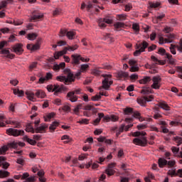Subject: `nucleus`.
I'll return each instance as SVG.
<instances>
[{
  "label": "nucleus",
  "mask_w": 182,
  "mask_h": 182,
  "mask_svg": "<svg viewBox=\"0 0 182 182\" xmlns=\"http://www.w3.org/2000/svg\"><path fill=\"white\" fill-rule=\"evenodd\" d=\"M146 134H147L144 132H134V137H139L141 136V137L134 139V144H136V146H141L142 147H146V146H147V139L145 136Z\"/></svg>",
  "instance_id": "nucleus-1"
},
{
  "label": "nucleus",
  "mask_w": 182,
  "mask_h": 182,
  "mask_svg": "<svg viewBox=\"0 0 182 182\" xmlns=\"http://www.w3.org/2000/svg\"><path fill=\"white\" fill-rule=\"evenodd\" d=\"M65 73H68L67 77L65 75L56 77V80L58 82H63L65 85L75 82V75L70 73V70L66 69L64 70Z\"/></svg>",
  "instance_id": "nucleus-2"
},
{
  "label": "nucleus",
  "mask_w": 182,
  "mask_h": 182,
  "mask_svg": "<svg viewBox=\"0 0 182 182\" xmlns=\"http://www.w3.org/2000/svg\"><path fill=\"white\" fill-rule=\"evenodd\" d=\"M146 48H149V43L146 41H143L141 43H137L136 44V50L134 51V55L139 56L141 53L145 52Z\"/></svg>",
  "instance_id": "nucleus-3"
},
{
  "label": "nucleus",
  "mask_w": 182,
  "mask_h": 182,
  "mask_svg": "<svg viewBox=\"0 0 182 182\" xmlns=\"http://www.w3.org/2000/svg\"><path fill=\"white\" fill-rule=\"evenodd\" d=\"M26 95L28 100H31V101H33L35 95H36V97H41V99H43V97H45V96H46V95L45 94V92H43L41 90H37L36 94L31 91H26Z\"/></svg>",
  "instance_id": "nucleus-4"
},
{
  "label": "nucleus",
  "mask_w": 182,
  "mask_h": 182,
  "mask_svg": "<svg viewBox=\"0 0 182 182\" xmlns=\"http://www.w3.org/2000/svg\"><path fill=\"white\" fill-rule=\"evenodd\" d=\"M102 77H105V80H102V88L105 90H109V88L112 85H113V81L112 79V75L104 74L102 75Z\"/></svg>",
  "instance_id": "nucleus-5"
},
{
  "label": "nucleus",
  "mask_w": 182,
  "mask_h": 182,
  "mask_svg": "<svg viewBox=\"0 0 182 182\" xmlns=\"http://www.w3.org/2000/svg\"><path fill=\"white\" fill-rule=\"evenodd\" d=\"M113 22V18L112 16H106L104 18H100L97 21L98 25L101 29H105L107 25L106 23L110 24Z\"/></svg>",
  "instance_id": "nucleus-6"
},
{
  "label": "nucleus",
  "mask_w": 182,
  "mask_h": 182,
  "mask_svg": "<svg viewBox=\"0 0 182 182\" xmlns=\"http://www.w3.org/2000/svg\"><path fill=\"white\" fill-rule=\"evenodd\" d=\"M6 133L9 134V136H14V137H18V136H23L25 134V131L21 129L9 128L6 129Z\"/></svg>",
  "instance_id": "nucleus-7"
},
{
  "label": "nucleus",
  "mask_w": 182,
  "mask_h": 182,
  "mask_svg": "<svg viewBox=\"0 0 182 182\" xmlns=\"http://www.w3.org/2000/svg\"><path fill=\"white\" fill-rule=\"evenodd\" d=\"M153 84L151 85L152 89L159 90L161 87V77L156 75L154 76L151 79Z\"/></svg>",
  "instance_id": "nucleus-8"
},
{
  "label": "nucleus",
  "mask_w": 182,
  "mask_h": 182,
  "mask_svg": "<svg viewBox=\"0 0 182 182\" xmlns=\"http://www.w3.org/2000/svg\"><path fill=\"white\" fill-rule=\"evenodd\" d=\"M71 58L73 59V65H80V60L82 62H89V60H90V59L85 58L82 57V55H77V54L72 55Z\"/></svg>",
  "instance_id": "nucleus-9"
},
{
  "label": "nucleus",
  "mask_w": 182,
  "mask_h": 182,
  "mask_svg": "<svg viewBox=\"0 0 182 182\" xmlns=\"http://www.w3.org/2000/svg\"><path fill=\"white\" fill-rule=\"evenodd\" d=\"M47 90H48L49 92H54V95L55 96H58V94L60 93V92L63 90V85H61V86L58 85H48Z\"/></svg>",
  "instance_id": "nucleus-10"
},
{
  "label": "nucleus",
  "mask_w": 182,
  "mask_h": 182,
  "mask_svg": "<svg viewBox=\"0 0 182 182\" xmlns=\"http://www.w3.org/2000/svg\"><path fill=\"white\" fill-rule=\"evenodd\" d=\"M80 89H77L68 92L67 97H68L69 100L72 102H77V96L75 95H80Z\"/></svg>",
  "instance_id": "nucleus-11"
},
{
  "label": "nucleus",
  "mask_w": 182,
  "mask_h": 182,
  "mask_svg": "<svg viewBox=\"0 0 182 182\" xmlns=\"http://www.w3.org/2000/svg\"><path fill=\"white\" fill-rule=\"evenodd\" d=\"M153 99H154L153 95H149L148 97H141L140 98L137 99V102L139 105H141V106H146V103H147V102H151Z\"/></svg>",
  "instance_id": "nucleus-12"
},
{
  "label": "nucleus",
  "mask_w": 182,
  "mask_h": 182,
  "mask_svg": "<svg viewBox=\"0 0 182 182\" xmlns=\"http://www.w3.org/2000/svg\"><path fill=\"white\" fill-rule=\"evenodd\" d=\"M52 77H53V75L50 73H47L45 77H40L38 83L39 85H43L46 82H48V80H51Z\"/></svg>",
  "instance_id": "nucleus-13"
},
{
  "label": "nucleus",
  "mask_w": 182,
  "mask_h": 182,
  "mask_svg": "<svg viewBox=\"0 0 182 182\" xmlns=\"http://www.w3.org/2000/svg\"><path fill=\"white\" fill-rule=\"evenodd\" d=\"M60 36H67L68 39H73V36H75V32L61 29L60 31Z\"/></svg>",
  "instance_id": "nucleus-14"
},
{
  "label": "nucleus",
  "mask_w": 182,
  "mask_h": 182,
  "mask_svg": "<svg viewBox=\"0 0 182 182\" xmlns=\"http://www.w3.org/2000/svg\"><path fill=\"white\" fill-rule=\"evenodd\" d=\"M116 167V164L111 163L108 164L107 168L105 170V173L107 174V176H113L116 171L113 169Z\"/></svg>",
  "instance_id": "nucleus-15"
},
{
  "label": "nucleus",
  "mask_w": 182,
  "mask_h": 182,
  "mask_svg": "<svg viewBox=\"0 0 182 182\" xmlns=\"http://www.w3.org/2000/svg\"><path fill=\"white\" fill-rule=\"evenodd\" d=\"M42 18H43V14L39 12L33 14L30 18V22H38V21H41Z\"/></svg>",
  "instance_id": "nucleus-16"
},
{
  "label": "nucleus",
  "mask_w": 182,
  "mask_h": 182,
  "mask_svg": "<svg viewBox=\"0 0 182 182\" xmlns=\"http://www.w3.org/2000/svg\"><path fill=\"white\" fill-rule=\"evenodd\" d=\"M129 64L131 66L130 72H139V65H137V60H131L129 61Z\"/></svg>",
  "instance_id": "nucleus-17"
},
{
  "label": "nucleus",
  "mask_w": 182,
  "mask_h": 182,
  "mask_svg": "<svg viewBox=\"0 0 182 182\" xmlns=\"http://www.w3.org/2000/svg\"><path fill=\"white\" fill-rule=\"evenodd\" d=\"M13 50L16 55H22L23 52V48H22V44L17 43L14 46H13Z\"/></svg>",
  "instance_id": "nucleus-18"
},
{
  "label": "nucleus",
  "mask_w": 182,
  "mask_h": 182,
  "mask_svg": "<svg viewBox=\"0 0 182 182\" xmlns=\"http://www.w3.org/2000/svg\"><path fill=\"white\" fill-rule=\"evenodd\" d=\"M48 127V126L46 124H41L40 127H37L35 129L36 133H46Z\"/></svg>",
  "instance_id": "nucleus-19"
},
{
  "label": "nucleus",
  "mask_w": 182,
  "mask_h": 182,
  "mask_svg": "<svg viewBox=\"0 0 182 182\" xmlns=\"http://www.w3.org/2000/svg\"><path fill=\"white\" fill-rule=\"evenodd\" d=\"M6 158L5 156H0V167L2 166V168L4 170H6L9 167V163L6 162Z\"/></svg>",
  "instance_id": "nucleus-20"
},
{
  "label": "nucleus",
  "mask_w": 182,
  "mask_h": 182,
  "mask_svg": "<svg viewBox=\"0 0 182 182\" xmlns=\"http://www.w3.org/2000/svg\"><path fill=\"white\" fill-rule=\"evenodd\" d=\"M68 50L70 52V50L69 49V46L65 47L63 50L59 51L57 54H54V58L55 59H59V56H63V55H66L68 53Z\"/></svg>",
  "instance_id": "nucleus-21"
},
{
  "label": "nucleus",
  "mask_w": 182,
  "mask_h": 182,
  "mask_svg": "<svg viewBox=\"0 0 182 182\" xmlns=\"http://www.w3.org/2000/svg\"><path fill=\"white\" fill-rule=\"evenodd\" d=\"M1 55H6V58H8L9 59H14V58H15V55L11 54L9 50L3 49L1 50Z\"/></svg>",
  "instance_id": "nucleus-22"
},
{
  "label": "nucleus",
  "mask_w": 182,
  "mask_h": 182,
  "mask_svg": "<svg viewBox=\"0 0 182 182\" xmlns=\"http://www.w3.org/2000/svg\"><path fill=\"white\" fill-rule=\"evenodd\" d=\"M66 66V63H61L60 64H55L53 67V70H54L55 72H59L60 69H65Z\"/></svg>",
  "instance_id": "nucleus-23"
},
{
  "label": "nucleus",
  "mask_w": 182,
  "mask_h": 182,
  "mask_svg": "<svg viewBox=\"0 0 182 182\" xmlns=\"http://www.w3.org/2000/svg\"><path fill=\"white\" fill-rule=\"evenodd\" d=\"M159 107H161V109H163L164 110L168 111L170 110V107L168 105H167V102L164 101H161L158 103Z\"/></svg>",
  "instance_id": "nucleus-24"
},
{
  "label": "nucleus",
  "mask_w": 182,
  "mask_h": 182,
  "mask_svg": "<svg viewBox=\"0 0 182 182\" xmlns=\"http://www.w3.org/2000/svg\"><path fill=\"white\" fill-rule=\"evenodd\" d=\"M151 82V77L149 76H145L142 79L139 80L140 85H147Z\"/></svg>",
  "instance_id": "nucleus-25"
},
{
  "label": "nucleus",
  "mask_w": 182,
  "mask_h": 182,
  "mask_svg": "<svg viewBox=\"0 0 182 182\" xmlns=\"http://www.w3.org/2000/svg\"><path fill=\"white\" fill-rule=\"evenodd\" d=\"M58 126H59V122L56 121L53 122L49 127V130L50 133H53V132L56 130V127H58Z\"/></svg>",
  "instance_id": "nucleus-26"
},
{
  "label": "nucleus",
  "mask_w": 182,
  "mask_h": 182,
  "mask_svg": "<svg viewBox=\"0 0 182 182\" xmlns=\"http://www.w3.org/2000/svg\"><path fill=\"white\" fill-rule=\"evenodd\" d=\"M159 166L161 168H163L164 166H167V160L164 158H159L158 161Z\"/></svg>",
  "instance_id": "nucleus-27"
},
{
  "label": "nucleus",
  "mask_w": 182,
  "mask_h": 182,
  "mask_svg": "<svg viewBox=\"0 0 182 182\" xmlns=\"http://www.w3.org/2000/svg\"><path fill=\"white\" fill-rule=\"evenodd\" d=\"M12 90L14 95H18V97H22L25 95L23 90H20L19 89L16 90L15 88H13Z\"/></svg>",
  "instance_id": "nucleus-28"
},
{
  "label": "nucleus",
  "mask_w": 182,
  "mask_h": 182,
  "mask_svg": "<svg viewBox=\"0 0 182 182\" xmlns=\"http://www.w3.org/2000/svg\"><path fill=\"white\" fill-rule=\"evenodd\" d=\"M154 112L155 113L154 114V119H160V118L162 117L161 114H160L159 112H160L159 107H155L154 109Z\"/></svg>",
  "instance_id": "nucleus-29"
},
{
  "label": "nucleus",
  "mask_w": 182,
  "mask_h": 182,
  "mask_svg": "<svg viewBox=\"0 0 182 182\" xmlns=\"http://www.w3.org/2000/svg\"><path fill=\"white\" fill-rule=\"evenodd\" d=\"M104 117V114L102 112L98 113V117L94 120V124L96 126L99 123H100V121Z\"/></svg>",
  "instance_id": "nucleus-30"
},
{
  "label": "nucleus",
  "mask_w": 182,
  "mask_h": 182,
  "mask_svg": "<svg viewBox=\"0 0 182 182\" xmlns=\"http://www.w3.org/2000/svg\"><path fill=\"white\" fill-rule=\"evenodd\" d=\"M23 140L25 141H27V143H28L29 144H31V146H36V141L29 139V137H28V136H25L23 137Z\"/></svg>",
  "instance_id": "nucleus-31"
},
{
  "label": "nucleus",
  "mask_w": 182,
  "mask_h": 182,
  "mask_svg": "<svg viewBox=\"0 0 182 182\" xmlns=\"http://www.w3.org/2000/svg\"><path fill=\"white\" fill-rule=\"evenodd\" d=\"M115 29H122V28H126V24L122 22H117L114 24Z\"/></svg>",
  "instance_id": "nucleus-32"
},
{
  "label": "nucleus",
  "mask_w": 182,
  "mask_h": 182,
  "mask_svg": "<svg viewBox=\"0 0 182 182\" xmlns=\"http://www.w3.org/2000/svg\"><path fill=\"white\" fill-rule=\"evenodd\" d=\"M167 38H165L166 43H171L173 42V39H174V35L173 34H167L166 35Z\"/></svg>",
  "instance_id": "nucleus-33"
},
{
  "label": "nucleus",
  "mask_w": 182,
  "mask_h": 182,
  "mask_svg": "<svg viewBox=\"0 0 182 182\" xmlns=\"http://www.w3.org/2000/svg\"><path fill=\"white\" fill-rule=\"evenodd\" d=\"M26 132H28V133H36L35 129H33V127L31 124H28L26 128Z\"/></svg>",
  "instance_id": "nucleus-34"
},
{
  "label": "nucleus",
  "mask_w": 182,
  "mask_h": 182,
  "mask_svg": "<svg viewBox=\"0 0 182 182\" xmlns=\"http://www.w3.org/2000/svg\"><path fill=\"white\" fill-rule=\"evenodd\" d=\"M117 21H126V19H127V15L122 14H117Z\"/></svg>",
  "instance_id": "nucleus-35"
},
{
  "label": "nucleus",
  "mask_w": 182,
  "mask_h": 182,
  "mask_svg": "<svg viewBox=\"0 0 182 182\" xmlns=\"http://www.w3.org/2000/svg\"><path fill=\"white\" fill-rule=\"evenodd\" d=\"M166 58H167V59H168L169 63L171 65H174V63H176V60H174V58H173V55H171V54L166 53Z\"/></svg>",
  "instance_id": "nucleus-36"
},
{
  "label": "nucleus",
  "mask_w": 182,
  "mask_h": 182,
  "mask_svg": "<svg viewBox=\"0 0 182 182\" xmlns=\"http://www.w3.org/2000/svg\"><path fill=\"white\" fill-rule=\"evenodd\" d=\"M168 176H171V177H177V171L176 169H170L167 172Z\"/></svg>",
  "instance_id": "nucleus-37"
},
{
  "label": "nucleus",
  "mask_w": 182,
  "mask_h": 182,
  "mask_svg": "<svg viewBox=\"0 0 182 182\" xmlns=\"http://www.w3.org/2000/svg\"><path fill=\"white\" fill-rule=\"evenodd\" d=\"M9 176V172L8 171H0V177L1 178H5V177H8Z\"/></svg>",
  "instance_id": "nucleus-38"
},
{
  "label": "nucleus",
  "mask_w": 182,
  "mask_h": 182,
  "mask_svg": "<svg viewBox=\"0 0 182 182\" xmlns=\"http://www.w3.org/2000/svg\"><path fill=\"white\" fill-rule=\"evenodd\" d=\"M118 77L120 79H123V77H127L129 76V73L123 71H119L117 74Z\"/></svg>",
  "instance_id": "nucleus-39"
},
{
  "label": "nucleus",
  "mask_w": 182,
  "mask_h": 182,
  "mask_svg": "<svg viewBox=\"0 0 182 182\" xmlns=\"http://www.w3.org/2000/svg\"><path fill=\"white\" fill-rule=\"evenodd\" d=\"M141 93H142V95H150V93H151V90L150 87H144L141 90Z\"/></svg>",
  "instance_id": "nucleus-40"
},
{
  "label": "nucleus",
  "mask_w": 182,
  "mask_h": 182,
  "mask_svg": "<svg viewBox=\"0 0 182 182\" xmlns=\"http://www.w3.org/2000/svg\"><path fill=\"white\" fill-rule=\"evenodd\" d=\"M37 37H38V35H36V33H28L27 38L29 41H35V39H36Z\"/></svg>",
  "instance_id": "nucleus-41"
},
{
  "label": "nucleus",
  "mask_w": 182,
  "mask_h": 182,
  "mask_svg": "<svg viewBox=\"0 0 182 182\" xmlns=\"http://www.w3.org/2000/svg\"><path fill=\"white\" fill-rule=\"evenodd\" d=\"M80 109H83V105L82 104H80L76 106V107L74 109V112L77 116H79V111Z\"/></svg>",
  "instance_id": "nucleus-42"
},
{
  "label": "nucleus",
  "mask_w": 182,
  "mask_h": 182,
  "mask_svg": "<svg viewBox=\"0 0 182 182\" xmlns=\"http://www.w3.org/2000/svg\"><path fill=\"white\" fill-rule=\"evenodd\" d=\"M55 114L53 112L49 113L47 117H45V122H50V119H53Z\"/></svg>",
  "instance_id": "nucleus-43"
},
{
  "label": "nucleus",
  "mask_w": 182,
  "mask_h": 182,
  "mask_svg": "<svg viewBox=\"0 0 182 182\" xmlns=\"http://www.w3.org/2000/svg\"><path fill=\"white\" fill-rule=\"evenodd\" d=\"M174 141L177 144V146H180V144H182V138L180 136H175L173 138Z\"/></svg>",
  "instance_id": "nucleus-44"
},
{
  "label": "nucleus",
  "mask_w": 182,
  "mask_h": 182,
  "mask_svg": "<svg viewBox=\"0 0 182 182\" xmlns=\"http://www.w3.org/2000/svg\"><path fill=\"white\" fill-rule=\"evenodd\" d=\"M9 147H10V149H18V146H19V144L15 141L14 142H11L10 144H8Z\"/></svg>",
  "instance_id": "nucleus-45"
},
{
  "label": "nucleus",
  "mask_w": 182,
  "mask_h": 182,
  "mask_svg": "<svg viewBox=\"0 0 182 182\" xmlns=\"http://www.w3.org/2000/svg\"><path fill=\"white\" fill-rule=\"evenodd\" d=\"M95 107H93V105H85V106H84L83 107H82V109L83 110H87V111H92V110H93V108H94Z\"/></svg>",
  "instance_id": "nucleus-46"
},
{
  "label": "nucleus",
  "mask_w": 182,
  "mask_h": 182,
  "mask_svg": "<svg viewBox=\"0 0 182 182\" xmlns=\"http://www.w3.org/2000/svg\"><path fill=\"white\" fill-rule=\"evenodd\" d=\"M89 68V65L87 64H82L81 65L80 69V70L83 73V72H86L87 69Z\"/></svg>",
  "instance_id": "nucleus-47"
},
{
  "label": "nucleus",
  "mask_w": 182,
  "mask_h": 182,
  "mask_svg": "<svg viewBox=\"0 0 182 182\" xmlns=\"http://www.w3.org/2000/svg\"><path fill=\"white\" fill-rule=\"evenodd\" d=\"M5 117L3 115H0V127H5Z\"/></svg>",
  "instance_id": "nucleus-48"
},
{
  "label": "nucleus",
  "mask_w": 182,
  "mask_h": 182,
  "mask_svg": "<svg viewBox=\"0 0 182 182\" xmlns=\"http://www.w3.org/2000/svg\"><path fill=\"white\" fill-rule=\"evenodd\" d=\"M8 146H4L3 147L0 148V154H5L6 151H8Z\"/></svg>",
  "instance_id": "nucleus-49"
},
{
  "label": "nucleus",
  "mask_w": 182,
  "mask_h": 182,
  "mask_svg": "<svg viewBox=\"0 0 182 182\" xmlns=\"http://www.w3.org/2000/svg\"><path fill=\"white\" fill-rule=\"evenodd\" d=\"M171 151L173 153V154H178V151H180V148H178L176 146H172L171 147Z\"/></svg>",
  "instance_id": "nucleus-50"
},
{
  "label": "nucleus",
  "mask_w": 182,
  "mask_h": 182,
  "mask_svg": "<svg viewBox=\"0 0 182 182\" xmlns=\"http://www.w3.org/2000/svg\"><path fill=\"white\" fill-rule=\"evenodd\" d=\"M132 29L135 31V32H139L140 31V26L138 23H134L132 25Z\"/></svg>",
  "instance_id": "nucleus-51"
},
{
  "label": "nucleus",
  "mask_w": 182,
  "mask_h": 182,
  "mask_svg": "<svg viewBox=\"0 0 182 182\" xmlns=\"http://www.w3.org/2000/svg\"><path fill=\"white\" fill-rule=\"evenodd\" d=\"M156 20L157 21H163L164 18H166V14H159L158 16H156Z\"/></svg>",
  "instance_id": "nucleus-52"
},
{
  "label": "nucleus",
  "mask_w": 182,
  "mask_h": 182,
  "mask_svg": "<svg viewBox=\"0 0 182 182\" xmlns=\"http://www.w3.org/2000/svg\"><path fill=\"white\" fill-rule=\"evenodd\" d=\"M166 166H168V167H174V166H176V161L174 160H171L169 161H167Z\"/></svg>",
  "instance_id": "nucleus-53"
},
{
  "label": "nucleus",
  "mask_w": 182,
  "mask_h": 182,
  "mask_svg": "<svg viewBox=\"0 0 182 182\" xmlns=\"http://www.w3.org/2000/svg\"><path fill=\"white\" fill-rule=\"evenodd\" d=\"M100 99H102V96L99 95H96L92 97V100L93 102H97V100H100Z\"/></svg>",
  "instance_id": "nucleus-54"
},
{
  "label": "nucleus",
  "mask_w": 182,
  "mask_h": 182,
  "mask_svg": "<svg viewBox=\"0 0 182 182\" xmlns=\"http://www.w3.org/2000/svg\"><path fill=\"white\" fill-rule=\"evenodd\" d=\"M80 124H89V119H82L77 122Z\"/></svg>",
  "instance_id": "nucleus-55"
},
{
  "label": "nucleus",
  "mask_w": 182,
  "mask_h": 182,
  "mask_svg": "<svg viewBox=\"0 0 182 182\" xmlns=\"http://www.w3.org/2000/svg\"><path fill=\"white\" fill-rule=\"evenodd\" d=\"M60 12H62V9H55V11H53V16H58V15H60Z\"/></svg>",
  "instance_id": "nucleus-56"
},
{
  "label": "nucleus",
  "mask_w": 182,
  "mask_h": 182,
  "mask_svg": "<svg viewBox=\"0 0 182 182\" xmlns=\"http://www.w3.org/2000/svg\"><path fill=\"white\" fill-rule=\"evenodd\" d=\"M140 112H135L133 113V117H136L137 119H139V120H143V118H141V117H140Z\"/></svg>",
  "instance_id": "nucleus-57"
},
{
  "label": "nucleus",
  "mask_w": 182,
  "mask_h": 182,
  "mask_svg": "<svg viewBox=\"0 0 182 182\" xmlns=\"http://www.w3.org/2000/svg\"><path fill=\"white\" fill-rule=\"evenodd\" d=\"M149 6L151 8H159V6H160V3H150Z\"/></svg>",
  "instance_id": "nucleus-58"
},
{
  "label": "nucleus",
  "mask_w": 182,
  "mask_h": 182,
  "mask_svg": "<svg viewBox=\"0 0 182 182\" xmlns=\"http://www.w3.org/2000/svg\"><path fill=\"white\" fill-rule=\"evenodd\" d=\"M10 124H14V127H16L17 129H21V123L16 122H11Z\"/></svg>",
  "instance_id": "nucleus-59"
},
{
  "label": "nucleus",
  "mask_w": 182,
  "mask_h": 182,
  "mask_svg": "<svg viewBox=\"0 0 182 182\" xmlns=\"http://www.w3.org/2000/svg\"><path fill=\"white\" fill-rule=\"evenodd\" d=\"M124 113L125 114H129L130 113H133V109L132 108H130V107H127L125 108L124 109Z\"/></svg>",
  "instance_id": "nucleus-60"
},
{
  "label": "nucleus",
  "mask_w": 182,
  "mask_h": 182,
  "mask_svg": "<svg viewBox=\"0 0 182 182\" xmlns=\"http://www.w3.org/2000/svg\"><path fill=\"white\" fill-rule=\"evenodd\" d=\"M129 77L131 80H137V79H139V75L137 74H132Z\"/></svg>",
  "instance_id": "nucleus-61"
},
{
  "label": "nucleus",
  "mask_w": 182,
  "mask_h": 182,
  "mask_svg": "<svg viewBox=\"0 0 182 182\" xmlns=\"http://www.w3.org/2000/svg\"><path fill=\"white\" fill-rule=\"evenodd\" d=\"M176 177H180V178H182V168L176 171Z\"/></svg>",
  "instance_id": "nucleus-62"
},
{
  "label": "nucleus",
  "mask_w": 182,
  "mask_h": 182,
  "mask_svg": "<svg viewBox=\"0 0 182 182\" xmlns=\"http://www.w3.org/2000/svg\"><path fill=\"white\" fill-rule=\"evenodd\" d=\"M105 179H106V174L102 173L100 177L98 182H104Z\"/></svg>",
  "instance_id": "nucleus-63"
},
{
  "label": "nucleus",
  "mask_w": 182,
  "mask_h": 182,
  "mask_svg": "<svg viewBox=\"0 0 182 182\" xmlns=\"http://www.w3.org/2000/svg\"><path fill=\"white\" fill-rule=\"evenodd\" d=\"M27 182H35V176H30L26 178Z\"/></svg>",
  "instance_id": "nucleus-64"
}]
</instances>
